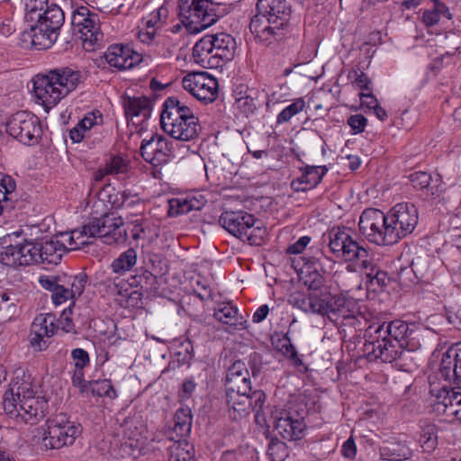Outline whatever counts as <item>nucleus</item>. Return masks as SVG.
I'll use <instances>...</instances> for the list:
<instances>
[{
  "label": "nucleus",
  "mask_w": 461,
  "mask_h": 461,
  "mask_svg": "<svg viewBox=\"0 0 461 461\" xmlns=\"http://www.w3.org/2000/svg\"><path fill=\"white\" fill-rule=\"evenodd\" d=\"M418 333L415 323L402 320L371 324L364 334V355L368 361L393 363L401 359L405 351H414L420 348Z\"/></svg>",
  "instance_id": "obj_1"
},
{
  "label": "nucleus",
  "mask_w": 461,
  "mask_h": 461,
  "mask_svg": "<svg viewBox=\"0 0 461 461\" xmlns=\"http://www.w3.org/2000/svg\"><path fill=\"white\" fill-rule=\"evenodd\" d=\"M418 210L412 203L394 205L387 214L378 209L365 210L359 219L360 232L376 245H393L411 234L418 223Z\"/></svg>",
  "instance_id": "obj_2"
},
{
  "label": "nucleus",
  "mask_w": 461,
  "mask_h": 461,
  "mask_svg": "<svg viewBox=\"0 0 461 461\" xmlns=\"http://www.w3.org/2000/svg\"><path fill=\"white\" fill-rule=\"evenodd\" d=\"M35 394L29 377L16 376L4 394L3 408L5 413L25 423H37L44 417L47 402Z\"/></svg>",
  "instance_id": "obj_3"
},
{
  "label": "nucleus",
  "mask_w": 461,
  "mask_h": 461,
  "mask_svg": "<svg viewBox=\"0 0 461 461\" xmlns=\"http://www.w3.org/2000/svg\"><path fill=\"white\" fill-rule=\"evenodd\" d=\"M257 12L249 23L255 38L265 43L280 41L289 26L291 5L286 0H258Z\"/></svg>",
  "instance_id": "obj_4"
},
{
  "label": "nucleus",
  "mask_w": 461,
  "mask_h": 461,
  "mask_svg": "<svg viewBox=\"0 0 461 461\" xmlns=\"http://www.w3.org/2000/svg\"><path fill=\"white\" fill-rule=\"evenodd\" d=\"M83 82L82 73L69 67L50 69L33 78V93L45 110L57 105Z\"/></svg>",
  "instance_id": "obj_5"
},
{
  "label": "nucleus",
  "mask_w": 461,
  "mask_h": 461,
  "mask_svg": "<svg viewBox=\"0 0 461 461\" xmlns=\"http://www.w3.org/2000/svg\"><path fill=\"white\" fill-rule=\"evenodd\" d=\"M160 124L166 133L182 141L195 139L201 131L198 118L191 108L176 97H168L164 102Z\"/></svg>",
  "instance_id": "obj_6"
},
{
  "label": "nucleus",
  "mask_w": 461,
  "mask_h": 461,
  "mask_svg": "<svg viewBox=\"0 0 461 461\" xmlns=\"http://www.w3.org/2000/svg\"><path fill=\"white\" fill-rule=\"evenodd\" d=\"M338 328L343 341L356 342L363 330L357 303L342 295H334L326 316Z\"/></svg>",
  "instance_id": "obj_7"
},
{
  "label": "nucleus",
  "mask_w": 461,
  "mask_h": 461,
  "mask_svg": "<svg viewBox=\"0 0 461 461\" xmlns=\"http://www.w3.org/2000/svg\"><path fill=\"white\" fill-rule=\"evenodd\" d=\"M221 5L210 0H178L179 17L190 33H199L222 14Z\"/></svg>",
  "instance_id": "obj_8"
},
{
  "label": "nucleus",
  "mask_w": 461,
  "mask_h": 461,
  "mask_svg": "<svg viewBox=\"0 0 461 461\" xmlns=\"http://www.w3.org/2000/svg\"><path fill=\"white\" fill-rule=\"evenodd\" d=\"M42 288L51 293V300L56 305L78 298L84 292L87 276L85 273L75 276L43 275L38 279Z\"/></svg>",
  "instance_id": "obj_9"
},
{
  "label": "nucleus",
  "mask_w": 461,
  "mask_h": 461,
  "mask_svg": "<svg viewBox=\"0 0 461 461\" xmlns=\"http://www.w3.org/2000/svg\"><path fill=\"white\" fill-rule=\"evenodd\" d=\"M69 1L74 34L82 41L85 49L94 48L103 40L98 14L80 5V0Z\"/></svg>",
  "instance_id": "obj_10"
},
{
  "label": "nucleus",
  "mask_w": 461,
  "mask_h": 461,
  "mask_svg": "<svg viewBox=\"0 0 461 461\" xmlns=\"http://www.w3.org/2000/svg\"><path fill=\"white\" fill-rule=\"evenodd\" d=\"M39 14L40 19L32 22V43L41 49H48L57 41L59 31L65 22V12L51 3Z\"/></svg>",
  "instance_id": "obj_11"
},
{
  "label": "nucleus",
  "mask_w": 461,
  "mask_h": 461,
  "mask_svg": "<svg viewBox=\"0 0 461 461\" xmlns=\"http://www.w3.org/2000/svg\"><path fill=\"white\" fill-rule=\"evenodd\" d=\"M142 425L136 418H126L120 426L118 438L112 442L111 454L116 458L138 457L144 445Z\"/></svg>",
  "instance_id": "obj_12"
},
{
  "label": "nucleus",
  "mask_w": 461,
  "mask_h": 461,
  "mask_svg": "<svg viewBox=\"0 0 461 461\" xmlns=\"http://www.w3.org/2000/svg\"><path fill=\"white\" fill-rule=\"evenodd\" d=\"M327 237L330 250L337 258H342L345 261H354L368 257V250L364 243L354 240L345 227H333L328 231Z\"/></svg>",
  "instance_id": "obj_13"
},
{
  "label": "nucleus",
  "mask_w": 461,
  "mask_h": 461,
  "mask_svg": "<svg viewBox=\"0 0 461 461\" xmlns=\"http://www.w3.org/2000/svg\"><path fill=\"white\" fill-rule=\"evenodd\" d=\"M80 433V426L71 421L66 414L60 413L50 421L42 444L50 449L61 448L72 445Z\"/></svg>",
  "instance_id": "obj_14"
},
{
  "label": "nucleus",
  "mask_w": 461,
  "mask_h": 461,
  "mask_svg": "<svg viewBox=\"0 0 461 461\" xmlns=\"http://www.w3.org/2000/svg\"><path fill=\"white\" fill-rule=\"evenodd\" d=\"M5 129L11 136L26 145L38 143L42 133L38 117L24 111L14 113L5 123Z\"/></svg>",
  "instance_id": "obj_15"
},
{
  "label": "nucleus",
  "mask_w": 461,
  "mask_h": 461,
  "mask_svg": "<svg viewBox=\"0 0 461 461\" xmlns=\"http://www.w3.org/2000/svg\"><path fill=\"white\" fill-rule=\"evenodd\" d=\"M122 226L123 221L121 216L105 213L88 223V231L92 238L98 237L105 244H121L125 242L128 237Z\"/></svg>",
  "instance_id": "obj_16"
},
{
  "label": "nucleus",
  "mask_w": 461,
  "mask_h": 461,
  "mask_svg": "<svg viewBox=\"0 0 461 461\" xmlns=\"http://www.w3.org/2000/svg\"><path fill=\"white\" fill-rule=\"evenodd\" d=\"M182 85L194 98L206 104L215 101L218 96V81L207 72L189 73L184 77Z\"/></svg>",
  "instance_id": "obj_17"
},
{
  "label": "nucleus",
  "mask_w": 461,
  "mask_h": 461,
  "mask_svg": "<svg viewBox=\"0 0 461 461\" xmlns=\"http://www.w3.org/2000/svg\"><path fill=\"white\" fill-rule=\"evenodd\" d=\"M142 158L154 166H160L168 161L172 155V143L160 134H153L149 139H144L140 145Z\"/></svg>",
  "instance_id": "obj_18"
},
{
  "label": "nucleus",
  "mask_w": 461,
  "mask_h": 461,
  "mask_svg": "<svg viewBox=\"0 0 461 461\" xmlns=\"http://www.w3.org/2000/svg\"><path fill=\"white\" fill-rule=\"evenodd\" d=\"M104 58L110 67L119 70L130 69L142 59L140 53L135 51L129 45L123 44L109 46L104 54Z\"/></svg>",
  "instance_id": "obj_19"
},
{
  "label": "nucleus",
  "mask_w": 461,
  "mask_h": 461,
  "mask_svg": "<svg viewBox=\"0 0 461 461\" xmlns=\"http://www.w3.org/2000/svg\"><path fill=\"white\" fill-rule=\"evenodd\" d=\"M242 366L240 361H235L232 363V393L236 392L239 396L244 397L239 404H243L246 407L241 409L246 411L253 408L252 399H255V406H261L264 402L265 394L261 391H255L251 393L250 379L248 376H241V374L238 371Z\"/></svg>",
  "instance_id": "obj_20"
},
{
  "label": "nucleus",
  "mask_w": 461,
  "mask_h": 461,
  "mask_svg": "<svg viewBox=\"0 0 461 461\" xmlns=\"http://www.w3.org/2000/svg\"><path fill=\"white\" fill-rule=\"evenodd\" d=\"M439 374L444 380L461 387V343L450 347L443 354Z\"/></svg>",
  "instance_id": "obj_21"
},
{
  "label": "nucleus",
  "mask_w": 461,
  "mask_h": 461,
  "mask_svg": "<svg viewBox=\"0 0 461 461\" xmlns=\"http://www.w3.org/2000/svg\"><path fill=\"white\" fill-rule=\"evenodd\" d=\"M333 297L334 295L330 294L321 295L311 294L308 296L298 294L291 296L290 303L304 312L317 313L325 317Z\"/></svg>",
  "instance_id": "obj_22"
},
{
  "label": "nucleus",
  "mask_w": 461,
  "mask_h": 461,
  "mask_svg": "<svg viewBox=\"0 0 461 461\" xmlns=\"http://www.w3.org/2000/svg\"><path fill=\"white\" fill-rule=\"evenodd\" d=\"M5 256L12 259V264L28 266L39 264V242L25 240L23 243L7 246Z\"/></svg>",
  "instance_id": "obj_23"
},
{
  "label": "nucleus",
  "mask_w": 461,
  "mask_h": 461,
  "mask_svg": "<svg viewBox=\"0 0 461 461\" xmlns=\"http://www.w3.org/2000/svg\"><path fill=\"white\" fill-rule=\"evenodd\" d=\"M409 179L414 188L423 191L432 198L438 197L445 190L442 177L439 174L431 176L424 171L411 173Z\"/></svg>",
  "instance_id": "obj_24"
},
{
  "label": "nucleus",
  "mask_w": 461,
  "mask_h": 461,
  "mask_svg": "<svg viewBox=\"0 0 461 461\" xmlns=\"http://www.w3.org/2000/svg\"><path fill=\"white\" fill-rule=\"evenodd\" d=\"M305 423L303 419H294L289 412L284 411L276 418L275 429L287 440H298L303 437Z\"/></svg>",
  "instance_id": "obj_25"
},
{
  "label": "nucleus",
  "mask_w": 461,
  "mask_h": 461,
  "mask_svg": "<svg viewBox=\"0 0 461 461\" xmlns=\"http://www.w3.org/2000/svg\"><path fill=\"white\" fill-rule=\"evenodd\" d=\"M194 61L204 68L218 69L220 71L219 59L213 54V43L210 37L205 36L199 40L193 48Z\"/></svg>",
  "instance_id": "obj_26"
},
{
  "label": "nucleus",
  "mask_w": 461,
  "mask_h": 461,
  "mask_svg": "<svg viewBox=\"0 0 461 461\" xmlns=\"http://www.w3.org/2000/svg\"><path fill=\"white\" fill-rule=\"evenodd\" d=\"M65 252L80 249L91 243L92 235L88 231V224L80 229H75L71 231L61 232L56 236Z\"/></svg>",
  "instance_id": "obj_27"
},
{
  "label": "nucleus",
  "mask_w": 461,
  "mask_h": 461,
  "mask_svg": "<svg viewBox=\"0 0 461 461\" xmlns=\"http://www.w3.org/2000/svg\"><path fill=\"white\" fill-rule=\"evenodd\" d=\"M192 413L188 408H179L173 420V426L167 434L170 440L184 439L191 432Z\"/></svg>",
  "instance_id": "obj_28"
},
{
  "label": "nucleus",
  "mask_w": 461,
  "mask_h": 461,
  "mask_svg": "<svg viewBox=\"0 0 461 461\" xmlns=\"http://www.w3.org/2000/svg\"><path fill=\"white\" fill-rule=\"evenodd\" d=\"M255 223V218L252 214L241 210H232V236L241 240H248L250 244L255 243L252 233H249Z\"/></svg>",
  "instance_id": "obj_29"
},
{
  "label": "nucleus",
  "mask_w": 461,
  "mask_h": 461,
  "mask_svg": "<svg viewBox=\"0 0 461 461\" xmlns=\"http://www.w3.org/2000/svg\"><path fill=\"white\" fill-rule=\"evenodd\" d=\"M209 37L211 42L213 43V54L216 59H219L220 72L223 73L226 70L227 77H229L228 65L230 59L229 44L230 42V36L226 33H219Z\"/></svg>",
  "instance_id": "obj_30"
},
{
  "label": "nucleus",
  "mask_w": 461,
  "mask_h": 461,
  "mask_svg": "<svg viewBox=\"0 0 461 461\" xmlns=\"http://www.w3.org/2000/svg\"><path fill=\"white\" fill-rule=\"evenodd\" d=\"M122 104L126 117L131 120L140 116L147 119L150 115L151 104L145 96H125Z\"/></svg>",
  "instance_id": "obj_31"
},
{
  "label": "nucleus",
  "mask_w": 461,
  "mask_h": 461,
  "mask_svg": "<svg viewBox=\"0 0 461 461\" xmlns=\"http://www.w3.org/2000/svg\"><path fill=\"white\" fill-rule=\"evenodd\" d=\"M64 251L58 238L39 242V264L57 265L60 262Z\"/></svg>",
  "instance_id": "obj_32"
},
{
  "label": "nucleus",
  "mask_w": 461,
  "mask_h": 461,
  "mask_svg": "<svg viewBox=\"0 0 461 461\" xmlns=\"http://www.w3.org/2000/svg\"><path fill=\"white\" fill-rule=\"evenodd\" d=\"M205 197L198 193L189 194L184 198H176L170 202V206L173 209L176 207V213L185 214L191 211H199L206 203Z\"/></svg>",
  "instance_id": "obj_33"
},
{
  "label": "nucleus",
  "mask_w": 461,
  "mask_h": 461,
  "mask_svg": "<svg viewBox=\"0 0 461 461\" xmlns=\"http://www.w3.org/2000/svg\"><path fill=\"white\" fill-rule=\"evenodd\" d=\"M275 348L283 354L284 357L288 358L293 364L299 367L303 365V360L299 357L298 352L292 343L289 333H284L281 336H277L276 339L272 340Z\"/></svg>",
  "instance_id": "obj_34"
},
{
  "label": "nucleus",
  "mask_w": 461,
  "mask_h": 461,
  "mask_svg": "<svg viewBox=\"0 0 461 461\" xmlns=\"http://www.w3.org/2000/svg\"><path fill=\"white\" fill-rule=\"evenodd\" d=\"M248 87L244 85H240L236 90H234V94L232 96L235 98L233 106H235L240 113L248 117L249 114L253 113L257 109V105L255 100L252 96L247 95Z\"/></svg>",
  "instance_id": "obj_35"
},
{
  "label": "nucleus",
  "mask_w": 461,
  "mask_h": 461,
  "mask_svg": "<svg viewBox=\"0 0 461 461\" xmlns=\"http://www.w3.org/2000/svg\"><path fill=\"white\" fill-rule=\"evenodd\" d=\"M168 461H194V447L185 439L173 440Z\"/></svg>",
  "instance_id": "obj_36"
},
{
  "label": "nucleus",
  "mask_w": 461,
  "mask_h": 461,
  "mask_svg": "<svg viewBox=\"0 0 461 461\" xmlns=\"http://www.w3.org/2000/svg\"><path fill=\"white\" fill-rule=\"evenodd\" d=\"M411 456L410 449L400 443H393L380 447V456L384 461H403Z\"/></svg>",
  "instance_id": "obj_37"
},
{
  "label": "nucleus",
  "mask_w": 461,
  "mask_h": 461,
  "mask_svg": "<svg viewBox=\"0 0 461 461\" xmlns=\"http://www.w3.org/2000/svg\"><path fill=\"white\" fill-rule=\"evenodd\" d=\"M137 262V252L133 249H129L122 252L111 265L114 273H125L130 271Z\"/></svg>",
  "instance_id": "obj_38"
},
{
  "label": "nucleus",
  "mask_w": 461,
  "mask_h": 461,
  "mask_svg": "<svg viewBox=\"0 0 461 461\" xmlns=\"http://www.w3.org/2000/svg\"><path fill=\"white\" fill-rule=\"evenodd\" d=\"M191 288L194 294L202 301L212 299V293L210 279L197 274L190 279Z\"/></svg>",
  "instance_id": "obj_39"
},
{
  "label": "nucleus",
  "mask_w": 461,
  "mask_h": 461,
  "mask_svg": "<svg viewBox=\"0 0 461 461\" xmlns=\"http://www.w3.org/2000/svg\"><path fill=\"white\" fill-rule=\"evenodd\" d=\"M300 169L303 172L305 185L309 187V190L316 187L328 171L326 166H306Z\"/></svg>",
  "instance_id": "obj_40"
},
{
  "label": "nucleus",
  "mask_w": 461,
  "mask_h": 461,
  "mask_svg": "<svg viewBox=\"0 0 461 461\" xmlns=\"http://www.w3.org/2000/svg\"><path fill=\"white\" fill-rule=\"evenodd\" d=\"M32 329L34 330L35 332L40 333V335H42L43 337H52L56 330V326L54 324V317L52 315L40 314L34 319L32 324Z\"/></svg>",
  "instance_id": "obj_41"
},
{
  "label": "nucleus",
  "mask_w": 461,
  "mask_h": 461,
  "mask_svg": "<svg viewBox=\"0 0 461 461\" xmlns=\"http://www.w3.org/2000/svg\"><path fill=\"white\" fill-rule=\"evenodd\" d=\"M168 16V10L165 4L152 11L142 21V23L147 28H154L156 31L160 29L167 22Z\"/></svg>",
  "instance_id": "obj_42"
},
{
  "label": "nucleus",
  "mask_w": 461,
  "mask_h": 461,
  "mask_svg": "<svg viewBox=\"0 0 461 461\" xmlns=\"http://www.w3.org/2000/svg\"><path fill=\"white\" fill-rule=\"evenodd\" d=\"M129 170V162L120 156L112 157L99 173L101 176L104 175H124Z\"/></svg>",
  "instance_id": "obj_43"
},
{
  "label": "nucleus",
  "mask_w": 461,
  "mask_h": 461,
  "mask_svg": "<svg viewBox=\"0 0 461 461\" xmlns=\"http://www.w3.org/2000/svg\"><path fill=\"white\" fill-rule=\"evenodd\" d=\"M22 3L24 5L27 22H35L36 19H40L39 14L50 5L48 0H22Z\"/></svg>",
  "instance_id": "obj_44"
},
{
  "label": "nucleus",
  "mask_w": 461,
  "mask_h": 461,
  "mask_svg": "<svg viewBox=\"0 0 461 461\" xmlns=\"http://www.w3.org/2000/svg\"><path fill=\"white\" fill-rule=\"evenodd\" d=\"M90 389L93 394L100 397H108L115 399L117 393L109 379L95 380L90 382Z\"/></svg>",
  "instance_id": "obj_45"
},
{
  "label": "nucleus",
  "mask_w": 461,
  "mask_h": 461,
  "mask_svg": "<svg viewBox=\"0 0 461 461\" xmlns=\"http://www.w3.org/2000/svg\"><path fill=\"white\" fill-rule=\"evenodd\" d=\"M457 393L458 392H455L453 389H448L446 386L440 388L436 394L435 411L446 416L448 407L452 404L451 397Z\"/></svg>",
  "instance_id": "obj_46"
},
{
  "label": "nucleus",
  "mask_w": 461,
  "mask_h": 461,
  "mask_svg": "<svg viewBox=\"0 0 461 461\" xmlns=\"http://www.w3.org/2000/svg\"><path fill=\"white\" fill-rule=\"evenodd\" d=\"M305 107V101L303 98H296L294 102L283 109L276 117V122L283 124L288 122L291 118L303 110Z\"/></svg>",
  "instance_id": "obj_47"
},
{
  "label": "nucleus",
  "mask_w": 461,
  "mask_h": 461,
  "mask_svg": "<svg viewBox=\"0 0 461 461\" xmlns=\"http://www.w3.org/2000/svg\"><path fill=\"white\" fill-rule=\"evenodd\" d=\"M127 192L128 190L120 191L112 187H106L103 189L100 195L102 196V200L106 199L113 208L121 209L123 208Z\"/></svg>",
  "instance_id": "obj_48"
},
{
  "label": "nucleus",
  "mask_w": 461,
  "mask_h": 461,
  "mask_svg": "<svg viewBox=\"0 0 461 461\" xmlns=\"http://www.w3.org/2000/svg\"><path fill=\"white\" fill-rule=\"evenodd\" d=\"M267 454L271 461H285L288 456L287 447L277 438H273L269 442Z\"/></svg>",
  "instance_id": "obj_49"
},
{
  "label": "nucleus",
  "mask_w": 461,
  "mask_h": 461,
  "mask_svg": "<svg viewBox=\"0 0 461 461\" xmlns=\"http://www.w3.org/2000/svg\"><path fill=\"white\" fill-rule=\"evenodd\" d=\"M132 282L130 283L124 279H120L118 277L111 280L107 279V283H109V287L112 290L113 293H115L119 295H121L122 298L125 299V297L132 291L133 285L136 282V276L131 277Z\"/></svg>",
  "instance_id": "obj_50"
},
{
  "label": "nucleus",
  "mask_w": 461,
  "mask_h": 461,
  "mask_svg": "<svg viewBox=\"0 0 461 461\" xmlns=\"http://www.w3.org/2000/svg\"><path fill=\"white\" fill-rule=\"evenodd\" d=\"M375 277L374 280L369 281L366 285L367 290H371L375 293L382 292L391 283V278L388 274L382 270L375 272Z\"/></svg>",
  "instance_id": "obj_51"
},
{
  "label": "nucleus",
  "mask_w": 461,
  "mask_h": 461,
  "mask_svg": "<svg viewBox=\"0 0 461 461\" xmlns=\"http://www.w3.org/2000/svg\"><path fill=\"white\" fill-rule=\"evenodd\" d=\"M358 260L360 261L361 268L364 270L366 275V284L367 285L369 281L374 280L375 277V272L382 271V269H380V267L369 258V256L359 258Z\"/></svg>",
  "instance_id": "obj_52"
},
{
  "label": "nucleus",
  "mask_w": 461,
  "mask_h": 461,
  "mask_svg": "<svg viewBox=\"0 0 461 461\" xmlns=\"http://www.w3.org/2000/svg\"><path fill=\"white\" fill-rule=\"evenodd\" d=\"M140 280H136V285H140V288H145L146 290H154L158 289L157 285V276L153 275L151 272L145 270L143 273L137 276Z\"/></svg>",
  "instance_id": "obj_53"
},
{
  "label": "nucleus",
  "mask_w": 461,
  "mask_h": 461,
  "mask_svg": "<svg viewBox=\"0 0 461 461\" xmlns=\"http://www.w3.org/2000/svg\"><path fill=\"white\" fill-rule=\"evenodd\" d=\"M348 125L351 128L353 134L361 133L365 131L367 119L362 114L350 115L348 118Z\"/></svg>",
  "instance_id": "obj_54"
},
{
  "label": "nucleus",
  "mask_w": 461,
  "mask_h": 461,
  "mask_svg": "<svg viewBox=\"0 0 461 461\" xmlns=\"http://www.w3.org/2000/svg\"><path fill=\"white\" fill-rule=\"evenodd\" d=\"M142 208L143 204L140 201V198L136 194H131L130 191H128L125 196V201L123 203L122 209H132V213H135L137 215Z\"/></svg>",
  "instance_id": "obj_55"
},
{
  "label": "nucleus",
  "mask_w": 461,
  "mask_h": 461,
  "mask_svg": "<svg viewBox=\"0 0 461 461\" xmlns=\"http://www.w3.org/2000/svg\"><path fill=\"white\" fill-rule=\"evenodd\" d=\"M214 318L224 324H229L230 320V304L228 303H219L213 313Z\"/></svg>",
  "instance_id": "obj_56"
},
{
  "label": "nucleus",
  "mask_w": 461,
  "mask_h": 461,
  "mask_svg": "<svg viewBox=\"0 0 461 461\" xmlns=\"http://www.w3.org/2000/svg\"><path fill=\"white\" fill-rule=\"evenodd\" d=\"M71 357L76 368H84L89 365L90 358L88 353L83 348H75L71 352Z\"/></svg>",
  "instance_id": "obj_57"
},
{
  "label": "nucleus",
  "mask_w": 461,
  "mask_h": 461,
  "mask_svg": "<svg viewBox=\"0 0 461 461\" xmlns=\"http://www.w3.org/2000/svg\"><path fill=\"white\" fill-rule=\"evenodd\" d=\"M103 122L102 114L97 113H88L85 115V117L79 121V123L83 126L86 131L91 130L95 125L101 124Z\"/></svg>",
  "instance_id": "obj_58"
},
{
  "label": "nucleus",
  "mask_w": 461,
  "mask_h": 461,
  "mask_svg": "<svg viewBox=\"0 0 461 461\" xmlns=\"http://www.w3.org/2000/svg\"><path fill=\"white\" fill-rule=\"evenodd\" d=\"M419 441L426 451L434 449L437 445V437L434 435L433 428L421 434Z\"/></svg>",
  "instance_id": "obj_59"
},
{
  "label": "nucleus",
  "mask_w": 461,
  "mask_h": 461,
  "mask_svg": "<svg viewBox=\"0 0 461 461\" xmlns=\"http://www.w3.org/2000/svg\"><path fill=\"white\" fill-rule=\"evenodd\" d=\"M420 259L417 258L411 262L410 267L402 268L399 276L402 278L404 276H408L409 274H413L417 278H422L424 276V270L420 267Z\"/></svg>",
  "instance_id": "obj_60"
},
{
  "label": "nucleus",
  "mask_w": 461,
  "mask_h": 461,
  "mask_svg": "<svg viewBox=\"0 0 461 461\" xmlns=\"http://www.w3.org/2000/svg\"><path fill=\"white\" fill-rule=\"evenodd\" d=\"M157 31L154 28H147L143 25L137 33L139 41L146 45L155 42Z\"/></svg>",
  "instance_id": "obj_61"
},
{
  "label": "nucleus",
  "mask_w": 461,
  "mask_h": 461,
  "mask_svg": "<svg viewBox=\"0 0 461 461\" xmlns=\"http://www.w3.org/2000/svg\"><path fill=\"white\" fill-rule=\"evenodd\" d=\"M310 241H311L310 237L303 236L297 241L289 245L286 249V252L288 254H294V255L300 254L305 249V248L310 243Z\"/></svg>",
  "instance_id": "obj_62"
},
{
  "label": "nucleus",
  "mask_w": 461,
  "mask_h": 461,
  "mask_svg": "<svg viewBox=\"0 0 461 461\" xmlns=\"http://www.w3.org/2000/svg\"><path fill=\"white\" fill-rule=\"evenodd\" d=\"M46 337L40 335L32 329L30 333V343L32 347L39 351L45 349L48 346L47 341L44 339Z\"/></svg>",
  "instance_id": "obj_63"
},
{
  "label": "nucleus",
  "mask_w": 461,
  "mask_h": 461,
  "mask_svg": "<svg viewBox=\"0 0 461 461\" xmlns=\"http://www.w3.org/2000/svg\"><path fill=\"white\" fill-rule=\"evenodd\" d=\"M133 288L132 291L125 297V303L127 307H138L141 303L142 293L140 289Z\"/></svg>",
  "instance_id": "obj_64"
}]
</instances>
